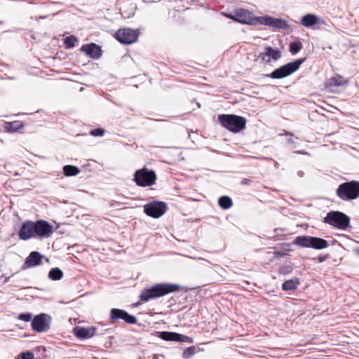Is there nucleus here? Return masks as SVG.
Instances as JSON below:
<instances>
[{"label":"nucleus","instance_id":"nucleus-17","mask_svg":"<svg viewBox=\"0 0 359 359\" xmlns=\"http://www.w3.org/2000/svg\"><path fill=\"white\" fill-rule=\"evenodd\" d=\"M118 319H122L126 323L130 325H134L137 323V319L135 316L130 315L124 310L114 309V321Z\"/></svg>","mask_w":359,"mask_h":359},{"label":"nucleus","instance_id":"nucleus-5","mask_svg":"<svg viewBox=\"0 0 359 359\" xmlns=\"http://www.w3.org/2000/svg\"><path fill=\"white\" fill-rule=\"evenodd\" d=\"M305 60L306 58L298 59L287 63L273 70L271 74H268L267 76L275 79H281L289 76L299 69Z\"/></svg>","mask_w":359,"mask_h":359},{"label":"nucleus","instance_id":"nucleus-28","mask_svg":"<svg viewBox=\"0 0 359 359\" xmlns=\"http://www.w3.org/2000/svg\"><path fill=\"white\" fill-rule=\"evenodd\" d=\"M79 40L74 36H67L64 40V44L66 48H72L78 43Z\"/></svg>","mask_w":359,"mask_h":359},{"label":"nucleus","instance_id":"nucleus-37","mask_svg":"<svg viewBox=\"0 0 359 359\" xmlns=\"http://www.w3.org/2000/svg\"><path fill=\"white\" fill-rule=\"evenodd\" d=\"M276 257H280L282 256V254L280 252H275Z\"/></svg>","mask_w":359,"mask_h":359},{"label":"nucleus","instance_id":"nucleus-29","mask_svg":"<svg viewBox=\"0 0 359 359\" xmlns=\"http://www.w3.org/2000/svg\"><path fill=\"white\" fill-rule=\"evenodd\" d=\"M197 348L195 346H189L185 348L182 353V358L188 359L196 353Z\"/></svg>","mask_w":359,"mask_h":359},{"label":"nucleus","instance_id":"nucleus-24","mask_svg":"<svg viewBox=\"0 0 359 359\" xmlns=\"http://www.w3.org/2000/svg\"><path fill=\"white\" fill-rule=\"evenodd\" d=\"M299 283V280L297 278L287 280L282 284V289L284 291L295 290L298 287Z\"/></svg>","mask_w":359,"mask_h":359},{"label":"nucleus","instance_id":"nucleus-1","mask_svg":"<svg viewBox=\"0 0 359 359\" xmlns=\"http://www.w3.org/2000/svg\"><path fill=\"white\" fill-rule=\"evenodd\" d=\"M222 15L243 25H263L277 29H286L289 27L285 20L275 18L269 15L257 17L252 12L241 8L234 10L232 13H222Z\"/></svg>","mask_w":359,"mask_h":359},{"label":"nucleus","instance_id":"nucleus-8","mask_svg":"<svg viewBox=\"0 0 359 359\" xmlns=\"http://www.w3.org/2000/svg\"><path fill=\"white\" fill-rule=\"evenodd\" d=\"M167 210V205L163 201H153L144 205V213L153 218H159Z\"/></svg>","mask_w":359,"mask_h":359},{"label":"nucleus","instance_id":"nucleus-39","mask_svg":"<svg viewBox=\"0 0 359 359\" xmlns=\"http://www.w3.org/2000/svg\"><path fill=\"white\" fill-rule=\"evenodd\" d=\"M356 252L359 255V247L356 249Z\"/></svg>","mask_w":359,"mask_h":359},{"label":"nucleus","instance_id":"nucleus-35","mask_svg":"<svg viewBox=\"0 0 359 359\" xmlns=\"http://www.w3.org/2000/svg\"><path fill=\"white\" fill-rule=\"evenodd\" d=\"M326 258H327V256H319L318 257V260L319 262H322L325 261Z\"/></svg>","mask_w":359,"mask_h":359},{"label":"nucleus","instance_id":"nucleus-34","mask_svg":"<svg viewBox=\"0 0 359 359\" xmlns=\"http://www.w3.org/2000/svg\"><path fill=\"white\" fill-rule=\"evenodd\" d=\"M21 359H34V356L32 352H25L22 353Z\"/></svg>","mask_w":359,"mask_h":359},{"label":"nucleus","instance_id":"nucleus-31","mask_svg":"<svg viewBox=\"0 0 359 359\" xmlns=\"http://www.w3.org/2000/svg\"><path fill=\"white\" fill-rule=\"evenodd\" d=\"M104 133H105V130H104L103 128H96V129L91 130L89 132V135H90L92 136H95V137H102L104 135Z\"/></svg>","mask_w":359,"mask_h":359},{"label":"nucleus","instance_id":"nucleus-18","mask_svg":"<svg viewBox=\"0 0 359 359\" xmlns=\"http://www.w3.org/2000/svg\"><path fill=\"white\" fill-rule=\"evenodd\" d=\"M95 329L94 327H83L76 326L73 329L74 335L80 339H86L92 337L95 334Z\"/></svg>","mask_w":359,"mask_h":359},{"label":"nucleus","instance_id":"nucleus-33","mask_svg":"<svg viewBox=\"0 0 359 359\" xmlns=\"http://www.w3.org/2000/svg\"><path fill=\"white\" fill-rule=\"evenodd\" d=\"M18 319L25 322H28L32 319V314L29 313H20L18 316Z\"/></svg>","mask_w":359,"mask_h":359},{"label":"nucleus","instance_id":"nucleus-12","mask_svg":"<svg viewBox=\"0 0 359 359\" xmlns=\"http://www.w3.org/2000/svg\"><path fill=\"white\" fill-rule=\"evenodd\" d=\"M281 56L282 53L278 48L266 46L264 47V51L259 55V58L265 63H269L271 60H278Z\"/></svg>","mask_w":359,"mask_h":359},{"label":"nucleus","instance_id":"nucleus-15","mask_svg":"<svg viewBox=\"0 0 359 359\" xmlns=\"http://www.w3.org/2000/svg\"><path fill=\"white\" fill-rule=\"evenodd\" d=\"M43 257V256L40 252L37 251L32 252L26 258L22 267V269H27L40 265Z\"/></svg>","mask_w":359,"mask_h":359},{"label":"nucleus","instance_id":"nucleus-11","mask_svg":"<svg viewBox=\"0 0 359 359\" xmlns=\"http://www.w3.org/2000/svg\"><path fill=\"white\" fill-rule=\"evenodd\" d=\"M158 337L161 338L162 339L165 341H182V342H187V343H193L194 339L193 338L183 335L177 332H158Z\"/></svg>","mask_w":359,"mask_h":359},{"label":"nucleus","instance_id":"nucleus-22","mask_svg":"<svg viewBox=\"0 0 359 359\" xmlns=\"http://www.w3.org/2000/svg\"><path fill=\"white\" fill-rule=\"evenodd\" d=\"M329 246L328 242L321 238L312 236L311 240V247L316 250H322Z\"/></svg>","mask_w":359,"mask_h":359},{"label":"nucleus","instance_id":"nucleus-13","mask_svg":"<svg viewBox=\"0 0 359 359\" xmlns=\"http://www.w3.org/2000/svg\"><path fill=\"white\" fill-rule=\"evenodd\" d=\"M36 235L41 237H49L53 233V226L45 220L34 222Z\"/></svg>","mask_w":359,"mask_h":359},{"label":"nucleus","instance_id":"nucleus-20","mask_svg":"<svg viewBox=\"0 0 359 359\" xmlns=\"http://www.w3.org/2000/svg\"><path fill=\"white\" fill-rule=\"evenodd\" d=\"M24 128V124L22 121H15L12 122H5L4 125V130L6 133H15L20 129Z\"/></svg>","mask_w":359,"mask_h":359},{"label":"nucleus","instance_id":"nucleus-3","mask_svg":"<svg viewBox=\"0 0 359 359\" xmlns=\"http://www.w3.org/2000/svg\"><path fill=\"white\" fill-rule=\"evenodd\" d=\"M220 125L233 133H238L246 126L245 118L235 114H220L218 116Z\"/></svg>","mask_w":359,"mask_h":359},{"label":"nucleus","instance_id":"nucleus-21","mask_svg":"<svg viewBox=\"0 0 359 359\" xmlns=\"http://www.w3.org/2000/svg\"><path fill=\"white\" fill-rule=\"evenodd\" d=\"M318 22V18L314 14L309 13L301 18V24L305 27H311Z\"/></svg>","mask_w":359,"mask_h":359},{"label":"nucleus","instance_id":"nucleus-9","mask_svg":"<svg viewBox=\"0 0 359 359\" xmlns=\"http://www.w3.org/2000/svg\"><path fill=\"white\" fill-rule=\"evenodd\" d=\"M115 38L124 44H131L137 41L139 36L138 30L123 28L118 29L115 34Z\"/></svg>","mask_w":359,"mask_h":359},{"label":"nucleus","instance_id":"nucleus-32","mask_svg":"<svg viewBox=\"0 0 359 359\" xmlns=\"http://www.w3.org/2000/svg\"><path fill=\"white\" fill-rule=\"evenodd\" d=\"M292 267L290 265L283 266L279 269V273L282 275H287L292 271Z\"/></svg>","mask_w":359,"mask_h":359},{"label":"nucleus","instance_id":"nucleus-2","mask_svg":"<svg viewBox=\"0 0 359 359\" xmlns=\"http://www.w3.org/2000/svg\"><path fill=\"white\" fill-rule=\"evenodd\" d=\"M180 285L172 283H158L142 291L140 299L144 302L151 299L158 298L180 290Z\"/></svg>","mask_w":359,"mask_h":359},{"label":"nucleus","instance_id":"nucleus-19","mask_svg":"<svg viewBox=\"0 0 359 359\" xmlns=\"http://www.w3.org/2000/svg\"><path fill=\"white\" fill-rule=\"evenodd\" d=\"M348 83L347 80L345 79L342 76L336 74L335 76L330 78L325 83L326 87H337L341 86Z\"/></svg>","mask_w":359,"mask_h":359},{"label":"nucleus","instance_id":"nucleus-25","mask_svg":"<svg viewBox=\"0 0 359 359\" xmlns=\"http://www.w3.org/2000/svg\"><path fill=\"white\" fill-rule=\"evenodd\" d=\"M218 204L224 210L229 209L233 205V201L229 196H223L218 200Z\"/></svg>","mask_w":359,"mask_h":359},{"label":"nucleus","instance_id":"nucleus-27","mask_svg":"<svg viewBox=\"0 0 359 359\" xmlns=\"http://www.w3.org/2000/svg\"><path fill=\"white\" fill-rule=\"evenodd\" d=\"M63 172L66 176H76L80 172V170L76 166L67 165L63 167Z\"/></svg>","mask_w":359,"mask_h":359},{"label":"nucleus","instance_id":"nucleus-16","mask_svg":"<svg viewBox=\"0 0 359 359\" xmlns=\"http://www.w3.org/2000/svg\"><path fill=\"white\" fill-rule=\"evenodd\" d=\"M81 50L93 59H98L102 55L101 48L94 43L83 45Z\"/></svg>","mask_w":359,"mask_h":359},{"label":"nucleus","instance_id":"nucleus-6","mask_svg":"<svg viewBox=\"0 0 359 359\" xmlns=\"http://www.w3.org/2000/svg\"><path fill=\"white\" fill-rule=\"evenodd\" d=\"M323 222L337 229L345 230L349 226L350 219L341 212L331 211L327 214Z\"/></svg>","mask_w":359,"mask_h":359},{"label":"nucleus","instance_id":"nucleus-14","mask_svg":"<svg viewBox=\"0 0 359 359\" xmlns=\"http://www.w3.org/2000/svg\"><path fill=\"white\" fill-rule=\"evenodd\" d=\"M35 234L34 222L32 221L24 222L18 233L20 238L24 241L34 237Z\"/></svg>","mask_w":359,"mask_h":359},{"label":"nucleus","instance_id":"nucleus-36","mask_svg":"<svg viewBox=\"0 0 359 359\" xmlns=\"http://www.w3.org/2000/svg\"><path fill=\"white\" fill-rule=\"evenodd\" d=\"M248 182H250V180H248V179H243L242 183L243 184H248Z\"/></svg>","mask_w":359,"mask_h":359},{"label":"nucleus","instance_id":"nucleus-7","mask_svg":"<svg viewBox=\"0 0 359 359\" xmlns=\"http://www.w3.org/2000/svg\"><path fill=\"white\" fill-rule=\"evenodd\" d=\"M134 181L139 187H150L156 183V175L154 170L143 168L135 171Z\"/></svg>","mask_w":359,"mask_h":359},{"label":"nucleus","instance_id":"nucleus-30","mask_svg":"<svg viewBox=\"0 0 359 359\" xmlns=\"http://www.w3.org/2000/svg\"><path fill=\"white\" fill-rule=\"evenodd\" d=\"M302 48V43L300 41H294L290 44V51L292 54L297 53Z\"/></svg>","mask_w":359,"mask_h":359},{"label":"nucleus","instance_id":"nucleus-4","mask_svg":"<svg viewBox=\"0 0 359 359\" xmlns=\"http://www.w3.org/2000/svg\"><path fill=\"white\" fill-rule=\"evenodd\" d=\"M336 194L345 201L356 199L359 197V181L352 180L341 184L336 190Z\"/></svg>","mask_w":359,"mask_h":359},{"label":"nucleus","instance_id":"nucleus-38","mask_svg":"<svg viewBox=\"0 0 359 359\" xmlns=\"http://www.w3.org/2000/svg\"><path fill=\"white\" fill-rule=\"evenodd\" d=\"M109 316L110 318L112 320V309L110 310Z\"/></svg>","mask_w":359,"mask_h":359},{"label":"nucleus","instance_id":"nucleus-10","mask_svg":"<svg viewBox=\"0 0 359 359\" xmlns=\"http://www.w3.org/2000/svg\"><path fill=\"white\" fill-rule=\"evenodd\" d=\"M51 318L45 314L40 313L34 317L32 321V328L37 332H43L49 330Z\"/></svg>","mask_w":359,"mask_h":359},{"label":"nucleus","instance_id":"nucleus-26","mask_svg":"<svg viewBox=\"0 0 359 359\" xmlns=\"http://www.w3.org/2000/svg\"><path fill=\"white\" fill-rule=\"evenodd\" d=\"M48 276L52 280H59L63 277V272L57 267L53 268L50 270Z\"/></svg>","mask_w":359,"mask_h":359},{"label":"nucleus","instance_id":"nucleus-23","mask_svg":"<svg viewBox=\"0 0 359 359\" xmlns=\"http://www.w3.org/2000/svg\"><path fill=\"white\" fill-rule=\"evenodd\" d=\"M311 238L312 236H297L293 241V244L302 248H310Z\"/></svg>","mask_w":359,"mask_h":359}]
</instances>
